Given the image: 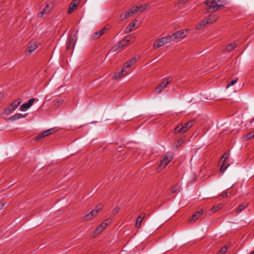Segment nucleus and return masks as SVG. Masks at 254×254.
I'll use <instances>...</instances> for the list:
<instances>
[{
    "label": "nucleus",
    "mask_w": 254,
    "mask_h": 254,
    "mask_svg": "<svg viewBox=\"0 0 254 254\" xmlns=\"http://www.w3.org/2000/svg\"><path fill=\"white\" fill-rule=\"evenodd\" d=\"M137 21V20L134 19L132 21H131L129 25L126 27L125 29V31L126 33H129L133 31L134 29L133 27L135 26V22Z\"/></svg>",
    "instance_id": "obj_15"
},
{
    "label": "nucleus",
    "mask_w": 254,
    "mask_h": 254,
    "mask_svg": "<svg viewBox=\"0 0 254 254\" xmlns=\"http://www.w3.org/2000/svg\"><path fill=\"white\" fill-rule=\"evenodd\" d=\"M21 103V99H17L10 104L4 110V113L6 114H9L11 112L15 110Z\"/></svg>",
    "instance_id": "obj_7"
},
{
    "label": "nucleus",
    "mask_w": 254,
    "mask_h": 254,
    "mask_svg": "<svg viewBox=\"0 0 254 254\" xmlns=\"http://www.w3.org/2000/svg\"><path fill=\"white\" fill-rule=\"evenodd\" d=\"M133 14V12H132L131 9H128L127 11L124 12L121 14L120 16V21H124L125 19H127L128 17L131 16Z\"/></svg>",
    "instance_id": "obj_12"
},
{
    "label": "nucleus",
    "mask_w": 254,
    "mask_h": 254,
    "mask_svg": "<svg viewBox=\"0 0 254 254\" xmlns=\"http://www.w3.org/2000/svg\"><path fill=\"white\" fill-rule=\"evenodd\" d=\"M245 138L246 140H249L252 138H254V131H251L247 134Z\"/></svg>",
    "instance_id": "obj_29"
},
{
    "label": "nucleus",
    "mask_w": 254,
    "mask_h": 254,
    "mask_svg": "<svg viewBox=\"0 0 254 254\" xmlns=\"http://www.w3.org/2000/svg\"><path fill=\"white\" fill-rule=\"evenodd\" d=\"M27 115V114H25L24 115H22L20 113H16V114H14V115H13L12 116L10 117L9 118V120L11 121H15L16 120L19 119H20L21 118H24Z\"/></svg>",
    "instance_id": "obj_20"
},
{
    "label": "nucleus",
    "mask_w": 254,
    "mask_h": 254,
    "mask_svg": "<svg viewBox=\"0 0 254 254\" xmlns=\"http://www.w3.org/2000/svg\"><path fill=\"white\" fill-rule=\"evenodd\" d=\"M1 209V207H0V210Z\"/></svg>",
    "instance_id": "obj_51"
},
{
    "label": "nucleus",
    "mask_w": 254,
    "mask_h": 254,
    "mask_svg": "<svg viewBox=\"0 0 254 254\" xmlns=\"http://www.w3.org/2000/svg\"><path fill=\"white\" fill-rule=\"evenodd\" d=\"M171 42L172 41L169 37V35H167V36L155 40L153 45V48L156 50Z\"/></svg>",
    "instance_id": "obj_3"
},
{
    "label": "nucleus",
    "mask_w": 254,
    "mask_h": 254,
    "mask_svg": "<svg viewBox=\"0 0 254 254\" xmlns=\"http://www.w3.org/2000/svg\"><path fill=\"white\" fill-rule=\"evenodd\" d=\"M194 121L190 120L185 124L183 126L178 125L174 129V132L175 133H184L190 128L194 125Z\"/></svg>",
    "instance_id": "obj_2"
},
{
    "label": "nucleus",
    "mask_w": 254,
    "mask_h": 254,
    "mask_svg": "<svg viewBox=\"0 0 254 254\" xmlns=\"http://www.w3.org/2000/svg\"><path fill=\"white\" fill-rule=\"evenodd\" d=\"M205 4L207 6V11L212 12L217 11L221 7L224 5V2L221 0H207L205 1Z\"/></svg>",
    "instance_id": "obj_1"
},
{
    "label": "nucleus",
    "mask_w": 254,
    "mask_h": 254,
    "mask_svg": "<svg viewBox=\"0 0 254 254\" xmlns=\"http://www.w3.org/2000/svg\"><path fill=\"white\" fill-rule=\"evenodd\" d=\"M229 156V153L225 152L223 154V155L221 157V159H224V160L226 161V160L227 158H228Z\"/></svg>",
    "instance_id": "obj_45"
},
{
    "label": "nucleus",
    "mask_w": 254,
    "mask_h": 254,
    "mask_svg": "<svg viewBox=\"0 0 254 254\" xmlns=\"http://www.w3.org/2000/svg\"><path fill=\"white\" fill-rule=\"evenodd\" d=\"M178 188L179 186L178 185L173 186L171 189V192L172 193H175L177 191Z\"/></svg>",
    "instance_id": "obj_44"
},
{
    "label": "nucleus",
    "mask_w": 254,
    "mask_h": 254,
    "mask_svg": "<svg viewBox=\"0 0 254 254\" xmlns=\"http://www.w3.org/2000/svg\"><path fill=\"white\" fill-rule=\"evenodd\" d=\"M188 0H180L177 4L175 5V7L177 9L180 8L181 6L186 3Z\"/></svg>",
    "instance_id": "obj_27"
},
{
    "label": "nucleus",
    "mask_w": 254,
    "mask_h": 254,
    "mask_svg": "<svg viewBox=\"0 0 254 254\" xmlns=\"http://www.w3.org/2000/svg\"><path fill=\"white\" fill-rule=\"evenodd\" d=\"M187 30H179L175 33H173L171 35H169V37L172 41H174L177 39L180 38H183L187 36Z\"/></svg>",
    "instance_id": "obj_6"
},
{
    "label": "nucleus",
    "mask_w": 254,
    "mask_h": 254,
    "mask_svg": "<svg viewBox=\"0 0 254 254\" xmlns=\"http://www.w3.org/2000/svg\"><path fill=\"white\" fill-rule=\"evenodd\" d=\"M227 250V247L226 246H224L217 254H224L226 252Z\"/></svg>",
    "instance_id": "obj_36"
},
{
    "label": "nucleus",
    "mask_w": 254,
    "mask_h": 254,
    "mask_svg": "<svg viewBox=\"0 0 254 254\" xmlns=\"http://www.w3.org/2000/svg\"><path fill=\"white\" fill-rule=\"evenodd\" d=\"M145 216V213H142L137 217L135 223V226L136 228H139L140 227L142 221L143 220Z\"/></svg>",
    "instance_id": "obj_16"
},
{
    "label": "nucleus",
    "mask_w": 254,
    "mask_h": 254,
    "mask_svg": "<svg viewBox=\"0 0 254 254\" xmlns=\"http://www.w3.org/2000/svg\"><path fill=\"white\" fill-rule=\"evenodd\" d=\"M51 9L49 7V4H47L43 10L38 13L39 17H42L44 14L49 13Z\"/></svg>",
    "instance_id": "obj_19"
},
{
    "label": "nucleus",
    "mask_w": 254,
    "mask_h": 254,
    "mask_svg": "<svg viewBox=\"0 0 254 254\" xmlns=\"http://www.w3.org/2000/svg\"><path fill=\"white\" fill-rule=\"evenodd\" d=\"M124 68L121 70L120 72H116L115 75L113 76L112 79L114 80H118L121 78L122 76L126 75L129 72L128 70H127Z\"/></svg>",
    "instance_id": "obj_10"
},
{
    "label": "nucleus",
    "mask_w": 254,
    "mask_h": 254,
    "mask_svg": "<svg viewBox=\"0 0 254 254\" xmlns=\"http://www.w3.org/2000/svg\"><path fill=\"white\" fill-rule=\"evenodd\" d=\"M92 218H93V217L91 216V215L89 213H88V214L85 215L84 217V219L86 221L89 220L91 219H92Z\"/></svg>",
    "instance_id": "obj_42"
},
{
    "label": "nucleus",
    "mask_w": 254,
    "mask_h": 254,
    "mask_svg": "<svg viewBox=\"0 0 254 254\" xmlns=\"http://www.w3.org/2000/svg\"><path fill=\"white\" fill-rule=\"evenodd\" d=\"M248 206V203L247 202H243L241 204H240L236 212L237 213H240L242 212L243 210H244Z\"/></svg>",
    "instance_id": "obj_24"
},
{
    "label": "nucleus",
    "mask_w": 254,
    "mask_h": 254,
    "mask_svg": "<svg viewBox=\"0 0 254 254\" xmlns=\"http://www.w3.org/2000/svg\"><path fill=\"white\" fill-rule=\"evenodd\" d=\"M139 58V57H133L131 58L125 64V67L127 68H129L132 64H134L137 62Z\"/></svg>",
    "instance_id": "obj_14"
},
{
    "label": "nucleus",
    "mask_w": 254,
    "mask_h": 254,
    "mask_svg": "<svg viewBox=\"0 0 254 254\" xmlns=\"http://www.w3.org/2000/svg\"><path fill=\"white\" fill-rule=\"evenodd\" d=\"M207 24H209L208 23V21L206 19L201 21L199 23L197 24L196 26V29L197 30H200L202 28L205 27Z\"/></svg>",
    "instance_id": "obj_21"
},
{
    "label": "nucleus",
    "mask_w": 254,
    "mask_h": 254,
    "mask_svg": "<svg viewBox=\"0 0 254 254\" xmlns=\"http://www.w3.org/2000/svg\"><path fill=\"white\" fill-rule=\"evenodd\" d=\"M203 214L202 210H198L195 212L189 219V221L190 223L195 221Z\"/></svg>",
    "instance_id": "obj_13"
},
{
    "label": "nucleus",
    "mask_w": 254,
    "mask_h": 254,
    "mask_svg": "<svg viewBox=\"0 0 254 254\" xmlns=\"http://www.w3.org/2000/svg\"><path fill=\"white\" fill-rule=\"evenodd\" d=\"M29 108H30V106L28 105L27 103H25L20 106V109L21 111H24Z\"/></svg>",
    "instance_id": "obj_30"
},
{
    "label": "nucleus",
    "mask_w": 254,
    "mask_h": 254,
    "mask_svg": "<svg viewBox=\"0 0 254 254\" xmlns=\"http://www.w3.org/2000/svg\"><path fill=\"white\" fill-rule=\"evenodd\" d=\"M129 42L130 40L125 38L117 43V44L114 47V50L117 51L123 48L125 46H127L129 45Z\"/></svg>",
    "instance_id": "obj_9"
},
{
    "label": "nucleus",
    "mask_w": 254,
    "mask_h": 254,
    "mask_svg": "<svg viewBox=\"0 0 254 254\" xmlns=\"http://www.w3.org/2000/svg\"><path fill=\"white\" fill-rule=\"evenodd\" d=\"M149 6V3H146L145 4L143 5H141L140 6H139V12H142L143 11H144L148 6Z\"/></svg>",
    "instance_id": "obj_32"
},
{
    "label": "nucleus",
    "mask_w": 254,
    "mask_h": 254,
    "mask_svg": "<svg viewBox=\"0 0 254 254\" xmlns=\"http://www.w3.org/2000/svg\"><path fill=\"white\" fill-rule=\"evenodd\" d=\"M220 208L221 207L219 206L215 205L211 208V211L212 212H215L219 210Z\"/></svg>",
    "instance_id": "obj_39"
},
{
    "label": "nucleus",
    "mask_w": 254,
    "mask_h": 254,
    "mask_svg": "<svg viewBox=\"0 0 254 254\" xmlns=\"http://www.w3.org/2000/svg\"><path fill=\"white\" fill-rule=\"evenodd\" d=\"M102 209V207H99L98 205L94 209H93L89 213L91 215V216H96L98 213V211Z\"/></svg>",
    "instance_id": "obj_25"
},
{
    "label": "nucleus",
    "mask_w": 254,
    "mask_h": 254,
    "mask_svg": "<svg viewBox=\"0 0 254 254\" xmlns=\"http://www.w3.org/2000/svg\"><path fill=\"white\" fill-rule=\"evenodd\" d=\"M237 47V44L235 43H231L226 46L225 51L228 52L232 51Z\"/></svg>",
    "instance_id": "obj_23"
},
{
    "label": "nucleus",
    "mask_w": 254,
    "mask_h": 254,
    "mask_svg": "<svg viewBox=\"0 0 254 254\" xmlns=\"http://www.w3.org/2000/svg\"><path fill=\"white\" fill-rule=\"evenodd\" d=\"M109 29L108 26H105L103 28H102L101 30L99 31L100 33L102 35L105 34Z\"/></svg>",
    "instance_id": "obj_37"
},
{
    "label": "nucleus",
    "mask_w": 254,
    "mask_h": 254,
    "mask_svg": "<svg viewBox=\"0 0 254 254\" xmlns=\"http://www.w3.org/2000/svg\"><path fill=\"white\" fill-rule=\"evenodd\" d=\"M38 100L37 99H35V98H31L30 99H29L27 102V104H28V105L30 106V107L33 105L34 102L35 101V100Z\"/></svg>",
    "instance_id": "obj_41"
},
{
    "label": "nucleus",
    "mask_w": 254,
    "mask_h": 254,
    "mask_svg": "<svg viewBox=\"0 0 254 254\" xmlns=\"http://www.w3.org/2000/svg\"><path fill=\"white\" fill-rule=\"evenodd\" d=\"M64 103V100L63 99H60L54 101V105L57 106H59Z\"/></svg>",
    "instance_id": "obj_35"
},
{
    "label": "nucleus",
    "mask_w": 254,
    "mask_h": 254,
    "mask_svg": "<svg viewBox=\"0 0 254 254\" xmlns=\"http://www.w3.org/2000/svg\"><path fill=\"white\" fill-rule=\"evenodd\" d=\"M131 9L132 10V12H133V14L139 11V6H133Z\"/></svg>",
    "instance_id": "obj_40"
},
{
    "label": "nucleus",
    "mask_w": 254,
    "mask_h": 254,
    "mask_svg": "<svg viewBox=\"0 0 254 254\" xmlns=\"http://www.w3.org/2000/svg\"><path fill=\"white\" fill-rule=\"evenodd\" d=\"M221 196L223 198L227 197L228 196V192L225 191L223 192V193H221Z\"/></svg>",
    "instance_id": "obj_47"
},
{
    "label": "nucleus",
    "mask_w": 254,
    "mask_h": 254,
    "mask_svg": "<svg viewBox=\"0 0 254 254\" xmlns=\"http://www.w3.org/2000/svg\"><path fill=\"white\" fill-rule=\"evenodd\" d=\"M218 19V16L215 14H210L208 17L206 18V20L208 21V23L212 24L215 21H216Z\"/></svg>",
    "instance_id": "obj_18"
},
{
    "label": "nucleus",
    "mask_w": 254,
    "mask_h": 254,
    "mask_svg": "<svg viewBox=\"0 0 254 254\" xmlns=\"http://www.w3.org/2000/svg\"><path fill=\"white\" fill-rule=\"evenodd\" d=\"M38 48V46L36 44H33L30 46L28 47L27 49V51L28 53L31 54L34 50Z\"/></svg>",
    "instance_id": "obj_26"
},
{
    "label": "nucleus",
    "mask_w": 254,
    "mask_h": 254,
    "mask_svg": "<svg viewBox=\"0 0 254 254\" xmlns=\"http://www.w3.org/2000/svg\"><path fill=\"white\" fill-rule=\"evenodd\" d=\"M77 40V36L75 34H70L68 36L67 44L66 50L67 51L72 49L73 51Z\"/></svg>",
    "instance_id": "obj_4"
},
{
    "label": "nucleus",
    "mask_w": 254,
    "mask_h": 254,
    "mask_svg": "<svg viewBox=\"0 0 254 254\" xmlns=\"http://www.w3.org/2000/svg\"><path fill=\"white\" fill-rule=\"evenodd\" d=\"M184 142V139L182 138H179L176 142L174 143V145L177 148L180 147Z\"/></svg>",
    "instance_id": "obj_28"
},
{
    "label": "nucleus",
    "mask_w": 254,
    "mask_h": 254,
    "mask_svg": "<svg viewBox=\"0 0 254 254\" xmlns=\"http://www.w3.org/2000/svg\"><path fill=\"white\" fill-rule=\"evenodd\" d=\"M172 81V78L168 77L161 82L155 88V92L156 93H160L165 88L167 87L168 84Z\"/></svg>",
    "instance_id": "obj_5"
},
{
    "label": "nucleus",
    "mask_w": 254,
    "mask_h": 254,
    "mask_svg": "<svg viewBox=\"0 0 254 254\" xmlns=\"http://www.w3.org/2000/svg\"><path fill=\"white\" fill-rule=\"evenodd\" d=\"M250 254H254V250L252 251Z\"/></svg>",
    "instance_id": "obj_50"
},
{
    "label": "nucleus",
    "mask_w": 254,
    "mask_h": 254,
    "mask_svg": "<svg viewBox=\"0 0 254 254\" xmlns=\"http://www.w3.org/2000/svg\"><path fill=\"white\" fill-rule=\"evenodd\" d=\"M2 97H3V95L1 93H0V99H1L2 98Z\"/></svg>",
    "instance_id": "obj_49"
},
{
    "label": "nucleus",
    "mask_w": 254,
    "mask_h": 254,
    "mask_svg": "<svg viewBox=\"0 0 254 254\" xmlns=\"http://www.w3.org/2000/svg\"><path fill=\"white\" fill-rule=\"evenodd\" d=\"M101 34L100 33L99 31H97V32H95L92 36V40H95V39H97L98 38H99L101 36Z\"/></svg>",
    "instance_id": "obj_31"
},
{
    "label": "nucleus",
    "mask_w": 254,
    "mask_h": 254,
    "mask_svg": "<svg viewBox=\"0 0 254 254\" xmlns=\"http://www.w3.org/2000/svg\"><path fill=\"white\" fill-rule=\"evenodd\" d=\"M172 159L173 156L172 153L170 152L167 153L165 157L161 160L159 167L161 168H165Z\"/></svg>",
    "instance_id": "obj_8"
},
{
    "label": "nucleus",
    "mask_w": 254,
    "mask_h": 254,
    "mask_svg": "<svg viewBox=\"0 0 254 254\" xmlns=\"http://www.w3.org/2000/svg\"><path fill=\"white\" fill-rule=\"evenodd\" d=\"M238 80V78H236L235 79L232 80L230 82H229L227 84L226 87L227 88L233 85L234 84H235L237 82Z\"/></svg>",
    "instance_id": "obj_33"
},
{
    "label": "nucleus",
    "mask_w": 254,
    "mask_h": 254,
    "mask_svg": "<svg viewBox=\"0 0 254 254\" xmlns=\"http://www.w3.org/2000/svg\"><path fill=\"white\" fill-rule=\"evenodd\" d=\"M79 4V0H73L70 3L69 7L68 9V13L70 14L77 7L78 4Z\"/></svg>",
    "instance_id": "obj_11"
},
{
    "label": "nucleus",
    "mask_w": 254,
    "mask_h": 254,
    "mask_svg": "<svg viewBox=\"0 0 254 254\" xmlns=\"http://www.w3.org/2000/svg\"><path fill=\"white\" fill-rule=\"evenodd\" d=\"M229 164L226 162V161L224 160L223 163L220 169V173L223 174L224 172L227 169V168L229 167Z\"/></svg>",
    "instance_id": "obj_22"
},
{
    "label": "nucleus",
    "mask_w": 254,
    "mask_h": 254,
    "mask_svg": "<svg viewBox=\"0 0 254 254\" xmlns=\"http://www.w3.org/2000/svg\"><path fill=\"white\" fill-rule=\"evenodd\" d=\"M54 132V128H50L46 131L45 133L48 135L53 134Z\"/></svg>",
    "instance_id": "obj_38"
},
{
    "label": "nucleus",
    "mask_w": 254,
    "mask_h": 254,
    "mask_svg": "<svg viewBox=\"0 0 254 254\" xmlns=\"http://www.w3.org/2000/svg\"><path fill=\"white\" fill-rule=\"evenodd\" d=\"M47 136V135L45 133V131H44L42 133H41V134H40L39 135L36 136L35 137V140H37V141H38L40 139H41L42 138H44V137H46Z\"/></svg>",
    "instance_id": "obj_34"
},
{
    "label": "nucleus",
    "mask_w": 254,
    "mask_h": 254,
    "mask_svg": "<svg viewBox=\"0 0 254 254\" xmlns=\"http://www.w3.org/2000/svg\"><path fill=\"white\" fill-rule=\"evenodd\" d=\"M120 210V208L119 206H116L113 210V214H117Z\"/></svg>",
    "instance_id": "obj_43"
},
{
    "label": "nucleus",
    "mask_w": 254,
    "mask_h": 254,
    "mask_svg": "<svg viewBox=\"0 0 254 254\" xmlns=\"http://www.w3.org/2000/svg\"><path fill=\"white\" fill-rule=\"evenodd\" d=\"M112 220L110 218L106 219L104 221H103V223H107V226L111 222Z\"/></svg>",
    "instance_id": "obj_46"
},
{
    "label": "nucleus",
    "mask_w": 254,
    "mask_h": 254,
    "mask_svg": "<svg viewBox=\"0 0 254 254\" xmlns=\"http://www.w3.org/2000/svg\"><path fill=\"white\" fill-rule=\"evenodd\" d=\"M107 227V223L102 222L96 229L94 233L96 234H100Z\"/></svg>",
    "instance_id": "obj_17"
},
{
    "label": "nucleus",
    "mask_w": 254,
    "mask_h": 254,
    "mask_svg": "<svg viewBox=\"0 0 254 254\" xmlns=\"http://www.w3.org/2000/svg\"><path fill=\"white\" fill-rule=\"evenodd\" d=\"M5 204L4 203H1V202H0V207H1V209L3 208V207H4Z\"/></svg>",
    "instance_id": "obj_48"
}]
</instances>
